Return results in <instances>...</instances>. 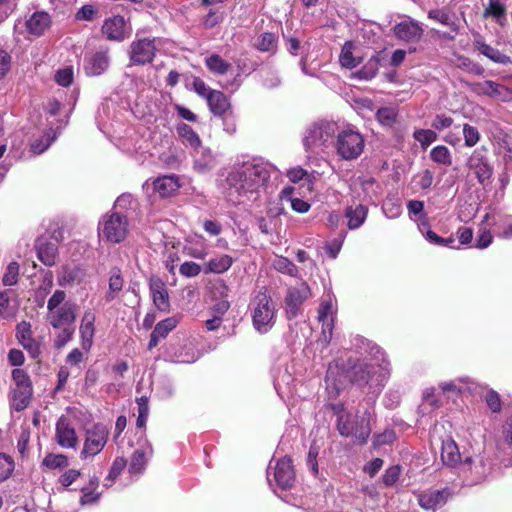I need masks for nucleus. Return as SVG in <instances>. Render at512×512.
Instances as JSON below:
<instances>
[{
	"instance_id": "obj_1",
	"label": "nucleus",
	"mask_w": 512,
	"mask_h": 512,
	"mask_svg": "<svg viewBox=\"0 0 512 512\" xmlns=\"http://www.w3.org/2000/svg\"><path fill=\"white\" fill-rule=\"evenodd\" d=\"M276 174V167L261 158L238 163L226 177V198L235 205L255 202L266 191L271 177Z\"/></svg>"
},
{
	"instance_id": "obj_2",
	"label": "nucleus",
	"mask_w": 512,
	"mask_h": 512,
	"mask_svg": "<svg viewBox=\"0 0 512 512\" xmlns=\"http://www.w3.org/2000/svg\"><path fill=\"white\" fill-rule=\"evenodd\" d=\"M66 292L55 290L47 301V321L56 329L62 331L56 338L57 347H63L69 342L74 333L73 324L76 320L78 305L72 301H66Z\"/></svg>"
},
{
	"instance_id": "obj_3",
	"label": "nucleus",
	"mask_w": 512,
	"mask_h": 512,
	"mask_svg": "<svg viewBox=\"0 0 512 512\" xmlns=\"http://www.w3.org/2000/svg\"><path fill=\"white\" fill-rule=\"evenodd\" d=\"M252 324L260 334L269 332L276 323V303L266 290L259 291L250 303Z\"/></svg>"
},
{
	"instance_id": "obj_4",
	"label": "nucleus",
	"mask_w": 512,
	"mask_h": 512,
	"mask_svg": "<svg viewBox=\"0 0 512 512\" xmlns=\"http://www.w3.org/2000/svg\"><path fill=\"white\" fill-rule=\"evenodd\" d=\"M337 132L338 126L333 121H321L312 124L307 129L303 139L305 150L312 154L324 152L332 143Z\"/></svg>"
},
{
	"instance_id": "obj_5",
	"label": "nucleus",
	"mask_w": 512,
	"mask_h": 512,
	"mask_svg": "<svg viewBox=\"0 0 512 512\" xmlns=\"http://www.w3.org/2000/svg\"><path fill=\"white\" fill-rule=\"evenodd\" d=\"M370 417L368 410L362 414L357 411L355 415L349 414L346 418L340 416L336 424L337 430L343 437H352L354 443L364 444L371 433Z\"/></svg>"
},
{
	"instance_id": "obj_6",
	"label": "nucleus",
	"mask_w": 512,
	"mask_h": 512,
	"mask_svg": "<svg viewBox=\"0 0 512 512\" xmlns=\"http://www.w3.org/2000/svg\"><path fill=\"white\" fill-rule=\"evenodd\" d=\"M9 402L12 409L22 411L30 404L33 386L30 376L23 369L15 368L11 372Z\"/></svg>"
},
{
	"instance_id": "obj_7",
	"label": "nucleus",
	"mask_w": 512,
	"mask_h": 512,
	"mask_svg": "<svg viewBox=\"0 0 512 512\" xmlns=\"http://www.w3.org/2000/svg\"><path fill=\"white\" fill-rule=\"evenodd\" d=\"M387 365L358 364L353 368L352 381L359 386L369 385L373 392H377L389 374Z\"/></svg>"
},
{
	"instance_id": "obj_8",
	"label": "nucleus",
	"mask_w": 512,
	"mask_h": 512,
	"mask_svg": "<svg viewBox=\"0 0 512 512\" xmlns=\"http://www.w3.org/2000/svg\"><path fill=\"white\" fill-rule=\"evenodd\" d=\"M492 461L484 455L466 457L459 464L458 474L461 475L468 485H475L484 481L491 473Z\"/></svg>"
},
{
	"instance_id": "obj_9",
	"label": "nucleus",
	"mask_w": 512,
	"mask_h": 512,
	"mask_svg": "<svg viewBox=\"0 0 512 512\" xmlns=\"http://www.w3.org/2000/svg\"><path fill=\"white\" fill-rule=\"evenodd\" d=\"M364 147V138L357 130L347 128L337 133L335 148L342 159H357L362 154Z\"/></svg>"
},
{
	"instance_id": "obj_10",
	"label": "nucleus",
	"mask_w": 512,
	"mask_h": 512,
	"mask_svg": "<svg viewBox=\"0 0 512 512\" xmlns=\"http://www.w3.org/2000/svg\"><path fill=\"white\" fill-rule=\"evenodd\" d=\"M129 222L122 211H112L103 217L100 235L110 243H120L127 237Z\"/></svg>"
},
{
	"instance_id": "obj_11",
	"label": "nucleus",
	"mask_w": 512,
	"mask_h": 512,
	"mask_svg": "<svg viewBox=\"0 0 512 512\" xmlns=\"http://www.w3.org/2000/svg\"><path fill=\"white\" fill-rule=\"evenodd\" d=\"M108 434V429L103 424H95L87 429L81 458L87 459L99 454L107 443Z\"/></svg>"
},
{
	"instance_id": "obj_12",
	"label": "nucleus",
	"mask_w": 512,
	"mask_h": 512,
	"mask_svg": "<svg viewBox=\"0 0 512 512\" xmlns=\"http://www.w3.org/2000/svg\"><path fill=\"white\" fill-rule=\"evenodd\" d=\"M156 38H140L135 39L130 44L129 58L135 65H145L152 62L157 50Z\"/></svg>"
},
{
	"instance_id": "obj_13",
	"label": "nucleus",
	"mask_w": 512,
	"mask_h": 512,
	"mask_svg": "<svg viewBox=\"0 0 512 512\" xmlns=\"http://www.w3.org/2000/svg\"><path fill=\"white\" fill-rule=\"evenodd\" d=\"M311 297V291L306 282H301L298 285L288 289L285 297V311L288 319L298 316L301 306L304 301Z\"/></svg>"
},
{
	"instance_id": "obj_14",
	"label": "nucleus",
	"mask_w": 512,
	"mask_h": 512,
	"mask_svg": "<svg viewBox=\"0 0 512 512\" xmlns=\"http://www.w3.org/2000/svg\"><path fill=\"white\" fill-rule=\"evenodd\" d=\"M467 165L480 184L486 185L489 182L493 174V167L489 163L484 148L474 150L468 159Z\"/></svg>"
},
{
	"instance_id": "obj_15",
	"label": "nucleus",
	"mask_w": 512,
	"mask_h": 512,
	"mask_svg": "<svg viewBox=\"0 0 512 512\" xmlns=\"http://www.w3.org/2000/svg\"><path fill=\"white\" fill-rule=\"evenodd\" d=\"M469 86L471 91L479 96H488L500 101L512 99V91L508 87L492 80L472 83Z\"/></svg>"
},
{
	"instance_id": "obj_16",
	"label": "nucleus",
	"mask_w": 512,
	"mask_h": 512,
	"mask_svg": "<svg viewBox=\"0 0 512 512\" xmlns=\"http://www.w3.org/2000/svg\"><path fill=\"white\" fill-rule=\"evenodd\" d=\"M55 440L59 446L66 449H74L78 444V436L70 419L61 416L56 422Z\"/></svg>"
},
{
	"instance_id": "obj_17",
	"label": "nucleus",
	"mask_w": 512,
	"mask_h": 512,
	"mask_svg": "<svg viewBox=\"0 0 512 512\" xmlns=\"http://www.w3.org/2000/svg\"><path fill=\"white\" fill-rule=\"evenodd\" d=\"M451 496L449 488L440 490L428 489L418 493L417 500L421 508L425 510L436 511L446 504Z\"/></svg>"
},
{
	"instance_id": "obj_18",
	"label": "nucleus",
	"mask_w": 512,
	"mask_h": 512,
	"mask_svg": "<svg viewBox=\"0 0 512 512\" xmlns=\"http://www.w3.org/2000/svg\"><path fill=\"white\" fill-rule=\"evenodd\" d=\"M143 187L147 191L151 188L160 197L165 198L172 196L180 188V183L177 176L165 175L154 179L152 182L146 181Z\"/></svg>"
},
{
	"instance_id": "obj_19",
	"label": "nucleus",
	"mask_w": 512,
	"mask_h": 512,
	"mask_svg": "<svg viewBox=\"0 0 512 512\" xmlns=\"http://www.w3.org/2000/svg\"><path fill=\"white\" fill-rule=\"evenodd\" d=\"M295 471L290 458L279 459L274 468V481L283 490L289 489L295 482Z\"/></svg>"
},
{
	"instance_id": "obj_20",
	"label": "nucleus",
	"mask_w": 512,
	"mask_h": 512,
	"mask_svg": "<svg viewBox=\"0 0 512 512\" xmlns=\"http://www.w3.org/2000/svg\"><path fill=\"white\" fill-rule=\"evenodd\" d=\"M473 46L475 50L479 52V54L485 56L496 64H501L504 66L512 64V59L510 56L500 52L497 48H494L486 43L484 37L480 34H477L474 37Z\"/></svg>"
},
{
	"instance_id": "obj_21",
	"label": "nucleus",
	"mask_w": 512,
	"mask_h": 512,
	"mask_svg": "<svg viewBox=\"0 0 512 512\" xmlns=\"http://www.w3.org/2000/svg\"><path fill=\"white\" fill-rule=\"evenodd\" d=\"M318 320L322 323V335L326 343L332 338V329L334 322V305L331 296L324 299L318 310Z\"/></svg>"
},
{
	"instance_id": "obj_22",
	"label": "nucleus",
	"mask_w": 512,
	"mask_h": 512,
	"mask_svg": "<svg viewBox=\"0 0 512 512\" xmlns=\"http://www.w3.org/2000/svg\"><path fill=\"white\" fill-rule=\"evenodd\" d=\"M110 58L108 51H97L87 56L84 60V71L88 76H99L109 67Z\"/></svg>"
},
{
	"instance_id": "obj_23",
	"label": "nucleus",
	"mask_w": 512,
	"mask_h": 512,
	"mask_svg": "<svg viewBox=\"0 0 512 512\" xmlns=\"http://www.w3.org/2000/svg\"><path fill=\"white\" fill-rule=\"evenodd\" d=\"M102 33L109 40L123 41L128 36L124 18L117 15L106 19L102 26Z\"/></svg>"
},
{
	"instance_id": "obj_24",
	"label": "nucleus",
	"mask_w": 512,
	"mask_h": 512,
	"mask_svg": "<svg viewBox=\"0 0 512 512\" xmlns=\"http://www.w3.org/2000/svg\"><path fill=\"white\" fill-rule=\"evenodd\" d=\"M393 31L399 40L406 42H417L423 34V29L413 20L399 22L394 26Z\"/></svg>"
},
{
	"instance_id": "obj_25",
	"label": "nucleus",
	"mask_w": 512,
	"mask_h": 512,
	"mask_svg": "<svg viewBox=\"0 0 512 512\" xmlns=\"http://www.w3.org/2000/svg\"><path fill=\"white\" fill-rule=\"evenodd\" d=\"M149 289L155 306L160 311H168L170 302L165 283L158 277H151L149 280Z\"/></svg>"
},
{
	"instance_id": "obj_26",
	"label": "nucleus",
	"mask_w": 512,
	"mask_h": 512,
	"mask_svg": "<svg viewBox=\"0 0 512 512\" xmlns=\"http://www.w3.org/2000/svg\"><path fill=\"white\" fill-rule=\"evenodd\" d=\"M35 248L38 259L44 265L53 266L56 264L58 248L54 242L47 241L44 238H38L36 240Z\"/></svg>"
},
{
	"instance_id": "obj_27",
	"label": "nucleus",
	"mask_w": 512,
	"mask_h": 512,
	"mask_svg": "<svg viewBox=\"0 0 512 512\" xmlns=\"http://www.w3.org/2000/svg\"><path fill=\"white\" fill-rule=\"evenodd\" d=\"M441 460L444 465L459 469V464L463 462L456 442L452 438H447L442 442Z\"/></svg>"
},
{
	"instance_id": "obj_28",
	"label": "nucleus",
	"mask_w": 512,
	"mask_h": 512,
	"mask_svg": "<svg viewBox=\"0 0 512 512\" xmlns=\"http://www.w3.org/2000/svg\"><path fill=\"white\" fill-rule=\"evenodd\" d=\"M95 314L91 310H87L84 312L81 324H80V336L82 341V347L85 350H89L92 346L93 337H94V323H95Z\"/></svg>"
},
{
	"instance_id": "obj_29",
	"label": "nucleus",
	"mask_w": 512,
	"mask_h": 512,
	"mask_svg": "<svg viewBox=\"0 0 512 512\" xmlns=\"http://www.w3.org/2000/svg\"><path fill=\"white\" fill-rule=\"evenodd\" d=\"M17 338L32 358H37L40 355V344L31 337L30 324L23 322L18 326Z\"/></svg>"
},
{
	"instance_id": "obj_30",
	"label": "nucleus",
	"mask_w": 512,
	"mask_h": 512,
	"mask_svg": "<svg viewBox=\"0 0 512 512\" xmlns=\"http://www.w3.org/2000/svg\"><path fill=\"white\" fill-rule=\"evenodd\" d=\"M375 117L383 128L394 129L400 124L399 109L395 105L380 107Z\"/></svg>"
},
{
	"instance_id": "obj_31",
	"label": "nucleus",
	"mask_w": 512,
	"mask_h": 512,
	"mask_svg": "<svg viewBox=\"0 0 512 512\" xmlns=\"http://www.w3.org/2000/svg\"><path fill=\"white\" fill-rule=\"evenodd\" d=\"M51 24L50 15L44 11L33 13L26 22L27 29L34 36H41Z\"/></svg>"
},
{
	"instance_id": "obj_32",
	"label": "nucleus",
	"mask_w": 512,
	"mask_h": 512,
	"mask_svg": "<svg viewBox=\"0 0 512 512\" xmlns=\"http://www.w3.org/2000/svg\"><path fill=\"white\" fill-rule=\"evenodd\" d=\"M216 166V159L211 151L199 146L194 150V168L200 173H206Z\"/></svg>"
},
{
	"instance_id": "obj_33",
	"label": "nucleus",
	"mask_w": 512,
	"mask_h": 512,
	"mask_svg": "<svg viewBox=\"0 0 512 512\" xmlns=\"http://www.w3.org/2000/svg\"><path fill=\"white\" fill-rule=\"evenodd\" d=\"M207 102L211 112L215 116H222L230 107L228 98L224 93L213 90L207 94Z\"/></svg>"
},
{
	"instance_id": "obj_34",
	"label": "nucleus",
	"mask_w": 512,
	"mask_h": 512,
	"mask_svg": "<svg viewBox=\"0 0 512 512\" xmlns=\"http://www.w3.org/2000/svg\"><path fill=\"white\" fill-rule=\"evenodd\" d=\"M461 384H464L467 386V389L469 391L473 390L474 382L469 377H461L450 381L441 382L439 384L440 389L443 393L447 394L448 396H454L459 395L463 392V387Z\"/></svg>"
},
{
	"instance_id": "obj_35",
	"label": "nucleus",
	"mask_w": 512,
	"mask_h": 512,
	"mask_svg": "<svg viewBox=\"0 0 512 512\" xmlns=\"http://www.w3.org/2000/svg\"><path fill=\"white\" fill-rule=\"evenodd\" d=\"M17 311L15 293L8 289L0 292V317L7 319L12 318Z\"/></svg>"
},
{
	"instance_id": "obj_36",
	"label": "nucleus",
	"mask_w": 512,
	"mask_h": 512,
	"mask_svg": "<svg viewBox=\"0 0 512 512\" xmlns=\"http://www.w3.org/2000/svg\"><path fill=\"white\" fill-rule=\"evenodd\" d=\"M367 213V207L362 204H357L355 206L351 205L347 207L345 216L348 219L349 229L359 228L364 223L367 217Z\"/></svg>"
},
{
	"instance_id": "obj_37",
	"label": "nucleus",
	"mask_w": 512,
	"mask_h": 512,
	"mask_svg": "<svg viewBox=\"0 0 512 512\" xmlns=\"http://www.w3.org/2000/svg\"><path fill=\"white\" fill-rule=\"evenodd\" d=\"M124 279L121 275V271L117 268H113L110 271L108 291L105 294V301H113L123 289Z\"/></svg>"
},
{
	"instance_id": "obj_38",
	"label": "nucleus",
	"mask_w": 512,
	"mask_h": 512,
	"mask_svg": "<svg viewBox=\"0 0 512 512\" xmlns=\"http://www.w3.org/2000/svg\"><path fill=\"white\" fill-rule=\"evenodd\" d=\"M85 277L84 271L79 267H65L58 277L60 286L80 284Z\"/></svg>"
},
{
	"instance_id": "obj_39",
	"label": "nucleus",
	"mask_w": 512,
	"mask_h": 512,
	"mask_svg": "<svg viewBox=\"0 0 512 512\" xmlns=\"http://www.w3.org/2000/svg\"><path fill=\"white\" fill-rule=\"evenodd\" d=\"M152 453V449L150 447L146 449H137L132 457L129 465V472L131 474H140L144 471L145 466L148 461V457Z\"/></svg>"
},
{
	"instance_id": "obj_40",
	"label": "nucleus",
	"mask_w": 512,
	"mask_h": 512,
	"mask_svg": "<svg viewBox=\"0 0 512 512\" xmlns=\"http://www.w3.org/2000/svg\"><path fill=\"white\" fill-rule=\"evenodd\" d=\"M484 18L492 17L499 25H504L506 21V9L500 0H488V5L483 12Z\"/></svg>"
},
{
	"instance_id": "obj_41",
	"label": "nucleus",
	"mask_w": 512,
	"mask_h": 512,
	"mask_svg": "<svg viewBox=\"0 0 512 512\" xmlns=\"http://www.w3.org/2000/svg\"><path fill=\"white\" fill-rule=\"evenodd\" d=\"M177 132L182 142L190 146L193 150L201 146V140L198 134L187 124L183 123L177 127Z\"/></svg>"
},
{
	"instance_id": "obj_42",
	"label": "nucleus",
	"mask_w": 512,
	"mask_h": 512,
	"mask_svg": "<svg viewBox=\"0 0 512 512\" xmlns=\"http://www.w3.org/2000/svg\"><path fill=\"white\" fill-rule=\"evenodd\" d=\"M491 218L493 219V225L502 229L497 232L498 237L504 239L512 238V215L495 214Z\"/></svg>"
},
{
	"instance_id": "obj_43",
	"label": "nucleus",
	"mask_w": 512,
	"mask_h": 512,
	"mask_svg": "<svg viewBox=\"0 0 512 512\" xmlns=\"http://www.w3.org/2000/svg\"><path fill=\"white\" fill-rule=\"evenodd\" d=\"M294 188L293 187H285L281 193V200L289 201L292 209L298 213H306L310 209V204L300 198H294L293 195Z\"/></svg>"
},
{
	"instance_id": "obj_44",
	"label": "nucleus",
	"mask_w": 512,
	"mask_h": 512,
	"mask_svg": "<svg viewBox=\"0 0 512 512\" xmlns=\"http://www.w3.org/2000/svg\"><path fill=\"white\" fill-rule=\"evenodd\" d=\"M233 263V260L228 255H221L219 257L211 259L207 263V268L205 270L206 273L212 272V273H223L227 271Z\"/></svg>"
},
{
	"instance_id": "obj_45",
	"label": "nucleus",
	"mask_w": 512,
	"mask_h": 512,
	"mask_svg": "<svg viewBox=\"0 0 512 512\" xmlns=\"http://www.w3.org/2000/svg\"><path fill=\"white\" fill-rule=\"evenodd\" d=\"M340 64L348 69H353L359 65L360 59L353 56V43L346 42L339 56Z\"/></svg>"
},
{
	"instance_id": "obj_46",
	"label": "nucleus",
	"mask_w": 512,
	"mask_h": 512,
	"mask_svg": "<svg viewBox=\"0 0 512 512\" xmlns=\"http://www.w3.org/2000/svg\"><path fill=\"white\" fill-rule=\"evenodd\" d=\"M206 66L208 69L218 75H224L227 73L228 69L231 67V65L225 61L223 58H221L217 54H213L206 58Z\"/></svg>"
},
{
	"instance_id": "obj_47",
	"label": "nucleus",
	"mask_w": 512,
	"mask_h": 512,
	"mask_svg": "<svg viewBox=\"0 0 512 512\" xmlns=\"http://www.w3.org/2000/svg\"><path fill=\"white\" fill-rule=\"evenodd\" d=\"M491 218L490 214H485L483 217V220L480 224L479 228V235L476 241V247L479 249H485L492 243V234L488 228L487 225H485L486 222Z\"/></svg>"
},
{
	"instance_id": "obj_48",
	"label": "nucleus",
	"mask_w": 512,
	"mask_h": 512,
	"mask_svg": "<svg viewBox=\"0 0 512 512\" xmlns=\"http://www.w3.org/2000/svg\"><path fill=\"white\" fill-rule=\"evenodd\" d=\"M431 159L441 165L450 166L452 164V156L449 149L444 145H438L430 151Z\"/></svg>"
},
{
	"instance_id": "obj_49",
	"label": "nucleus",
	"mask_w": 512,
	"mask_h": 512,
	"mask_svg": "<svg viewBox=\"0 0 512 512\" xmlns=\"http://www.w3.org/2000/svg\"><path fill=\"white\" fill-rule=\"evenodd\" d=\"M273 267L280 273L287 274L289 276H296L298 269L296 265L288 258L283 256H276L273 260Z\"/></svg>"
},
{
	"instance_id": "obj_50",
	"label": "nucleus",
	"mask_w": 512,
	"mask_h": 512,
	"mask_svg": "<svg viewBox=\"0 0 512 512\" xmlns=\"http://www.w3.org/2000/svg\"><path fill=\"white\" fill-rule=\"evenodd\" d=\"M42 465L49 469L66 468L69 466V461L63 454L49 453L43 459Z\"/></svg>"
},
{
	"instance_id": "obj_51",
	"label": "nucleus",
	"mask_w": 512,
	"mask_h": 512,
	"mask_svg": "<svg viewBox=\"0 0 512 512\" xmlns=\"http://www.w3.org/2000/svg\"><path fill=\"white\" fill-rule=\"evenodd\" d=\"M380 59L378 56H372L367 63L358 71V75L361 79L370 80L372 79L379 69Z\"/></svg>"
},
{
	"instance_id": "obj_52",
	"label": "nucleus",
	"mask_w": 512,
	"mask_h": 512,
	"mask_svg": "<svg viewBox=\"0 0 512 512\" xmlns=\"http://www.w3.org/2000/svg\"><path fill=\"white\" fill-rule=\"evenodd\" d=\"M15 469L13 458L6 454L0 453V482L7 480Z\"/></svg>"
},
{
	"instance_id": "obj_53",
	"label": "nucleus",
	"mask_w": 512,
	"mask_h": 512,
	"mask_svg": "<svg viewBox=\"0 0 512 512\" xmlns=\"http://www.w3.org/2000/svg\"><path fill=\"white\" fill-rule=\"evenodd\" d=\"M256 48L263 52L273 51L276 47V36L270 32L260 34L256 42Z\"/></svg>"
},
{
	"instance_id": "obj_54",
	"label": "nucleus",
	"mask_w": 512,
	"mask_h": 512,
	"mask_svg": "<svg viewBox=\"0 0 512 512\" xmlns=\"http://www.w3.org/2000/svg\"><path fill=\"white\" fill-rule=\"evenodd\" d=\"M177 324L178 319L176 317H168L158 322L153 331L161 338H165L173 329L176 328Z\"/></svg>"
},
{
	"instance_id": "obj_55",
	"label": "nucleus",
	"mask_w": 512,
	"mask_h": 512,
	"mask_svg": "<svg viewBox=\"0 0 512 512\" xmlns=\"http://www.w3.org/2000/svg\"><path fill=\"white\" fill-rule=\"evenodd\" d=\"M413 136L424 148L437 140L436 132L430 129H418L414 132Z\"/></svg>"
},
{
	"instance_id": "obj_56",
	"label": "nucleus",
	"mask_w": 512,
	"mask_h": 512,
	"mask_svg": "<svg viewBox=\"0 0 512 512\" xmlns=\"http://www.w3.org/2000/svg\"><path fill=\"white\" fill-rule=\"evenodd\" d=\"M127 462L123 457H117L110 468L109 474L105 479V486H109L122 472L125 468Z\"/></svg>"
},
{
	"instance_id": "obj_57",
	"label": "nucleus",
	"mask_w": 512,
	"mask_h": 512,
	"mask_svg": "<svg viewBox=\"0 0 512 512\" xmlns=\"http://www.w3.org/2000/svg\"><path fill=\"white\" fill-rule=\"evenodd\" d=\"M462 131L465 140V145L467 147H473L479 142L480 133L476 127L466 123L463 125Z\"/></svg>"
},
{
	"instance_id": "obj_58",
	"label": "nucleus",
	"mask_w": 512,
	"mask_h": 512,
	"mask_svg": "<svg viewBox=\"0 0 512 512\" xmlns=\"http://www.w3.org/2000/svg\"><path fill=\"white\" fill-rule=\"evenodd\" d=\"M138 404V417H137V426L144 427L149 414V406L148 399L145 396H142L137 399Z\"/></svg>"
},
{
	"instance_id": "obj_59",
	"label": "nucleus",
	"mask_w": 512,
	"mask_h": 512,
	"mask_svg": "<svg viewBox=\"0 0 512 512\" xmlns=\"http://www.w3.org/2000/svg\"><path fill=\"white\" fill-rule=\"evenodd\" d=\"M19 275V265L17 262H11L3 275V283L6 286H12L17 283Z\"/></svg>"
},
{
	"instance_id": "obj_60",
	"label": "nucleus",
	"mask_w": 512,
	"mask_h": 512,
	"mask_svg": "<svg viewBox=\"0 0 512 512\" xmlns=\"http://www.w3.org/2000/svg\"><path fill=\"white\" fill-rule=\"evenodd\" d=\"M427 241L431 244L445 247H453V243L455 242L454 237L450 236L447 238H443L438 236L434 231L427 230L424 234Z\"/></svg>"
},
{
	"instance_id": "obj_61",
	"label": "nucleus",
	"mask_w": 512,
	"mask_h": 512,
	"mask_svg": "<svg viewBox=\"0 0 512 512\" xmlns=\"http://www.w3.org/2000/svg\"><path fill=\"white\" fill-rule=\"evenodd\" d=\"M54 139H55V136L54 135L51 136L50 133L44 135L43 137H41L40 139L34 141L31 144V151L34 154H41V153H43L44 151H46L49 148V146L54 141Z\"/></svg>"
},
{
	"instance_id": "obj_62",
	"label": "nucleus",
	"mask_w": 512,
	"mask_h": 512,
	"mask_svg": "<svg viewBox=\"0 0 512 512\" xmlns=\"http://www.w3.org/2000/svg\"><path fill=\"white\" fill-rule=\"evenodd\" d=\"M429 18L439 21L440 23L451 27L453 31H457V26L452 21L450 14L444 10H431Z\"/></svg>"
},
{
	"instance_id": "obj_63",
	"label": "nucleus",
	"mask_w": 512,
	"mask_h": 512,
	"mask_svg": "<svg viewBox=\"0 0 512 512\" xmlns=\"http://www.w3.org/2000/svg\"><path fill=\"white\" fill-rule=\"evenodd\" d=\"M287 177L293 183H297L300 180L306 179L308 182H312L314 179L306 170L301 167H294L288 170Z\"/></svg>"
},
{
	"instance_id": "obj_64",
	"label": "nucleus",
	"mask_w": 512,
	"mask_h": 512,
	"mask_svg": "<svg viewBox=\"0 0 512 512\" xmlns=\"http://www.w3.org/2000/svg\"><path fill=\"white\" fill-rule=\"evenodd\" d=\"M261 77L263 85L267 88H275L280 84L278 75L271 69L261 70Z\"/></svg>"
}]
</instances>
